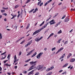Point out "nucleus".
Listing matches in <instances>:
<instances>
[{"mask_svg": "<svg viewBox=\"0 0 75 75\" xmlns=\"http://www.w3.org/2000/svg\"><path fill=\"white\" fill-rule=\"evenodd\" d=\"M48 24H49V23H46L44 26H43L42 28H41V29H39L38 30H36L33 34V35H35V34H37V33H40L42 30H43L44 28H45L47 26V25Z\"/></svg>", "mask_w": 75, "mask_h": 75, "instance_id": "nucleus-1", "label": "nucleus"}, {"mask_svg": "<svg viewBox=\"0 0 75 75\" xmlns=\"http://www.w3.org/2000/svg\"><path fill=\"white\" fill-rule=\"evenodd\" d=\"M37 62L32 61L30 62V65H32L29 68V69L28 70V71L32 70L33 69H34V67L37 65Z\"/></svg>", "mask_w": 75, "mask_h": 75, "instance_id": "nucleus-2", "label": "nucleus"}, {"mask_svg": "<svg viewBox=\"0 0 75 75\" xmlns=\"http://www.w3.org/2000/svg\"><path fill=\"white\" fill-rule=\"evenodd\" d=\"M48 24L50 23V25H52V24H54L56 23L55 22V21H54V20L53 19L51 21H50V22H48Z\"/></svg>", "mask_w": 75, "mask_h": 75, "instance_id": "nucleus-3", "label": "nucleus"}, {"mask_svg": "<svg viewBox=\"0 0 75 75\" xmlns=\"http://www.w3.org/2000/svg\"><path fill=\"white\" fill-rule=\"evenodd\" d=\"M42 54H43V52H40L38 55L37 56V58L38 59H40V57L42 55Z\"/></svg>", "mask_w": 75, "mask_h": 75, "instance_id": "nucleus-4", "label": "nucleus"}, {"mask_svg": "<svg viewBox=\"0 0 75 75\" xmlns=\"http://www.w3.org/2000/svg\"><path fill=\"white\" fill-rule=\"evenodd\" d=\"M42 68V66L41 65H39L37 67L38 70H40V69H41Z\"/></svg>", "mask_w": 75, "mask_h": 75, "instance_id": "nucleus-5", "label": "nucleus"}, {"mask_svg": "<svg viewBox=\"0 0 75 75\" xmlns=\"http://www.w3.org/2000/svg\"><path fill=\"white\" fill-rule=\"evenodd\" d=\"M32 41H33V40H31L30 41V42H29L27 45H25V47H28L29 45H30L31 43H32Z\"/></svg>", "mask_w": 75, "mask_h": 75, "instance_id": "nucleus-6", "label": "nucleus"}, {"mask_svg": "<svg viewBox=\"0 0 75 75\" xmlns=\"http://www.w3.org/2000/svg\"><path fill=\"white\" fill-rule=\"evenodd\" d=\"M54 67H50V68H49L47 69L46 70V71L47 72H48V71H50V70H52V69H54Z\"/></svg>", "mask_w": 75, "mask_h": 75, "instance_id": "nucleus-7", "label": "nucleus"}, {"mask_svg": "<svg viewBox=\"0 0 75 75\" xmlns=\"http://www.w3.org/2000/svg\"><path fill=\"white\" fill-rule=\"evenodd\" d=\"M34 74V70H32V71L29 72L28 75H33Z\"/></svg>", "mask_w": 75, "mask_h": 75, "instance_id": "nucleus-8", "label": "nucleus"}, {"mask_svg": "<svg viewBox=\"0 0 75 75\" xmlns=\"http://www.w3.org/2000/svg\"><path fill=\"white\" fill-rule=\"evenodd\" d=\"M64 49V47H62L60 48L58 50L56 54H58L59 52H60L62 50Z\"/></svg>", "mask_w": 75, "mask_h": 75, "instance_id": "nucleus-9", "label": "nucleus"}, {"mask_svg": "<svg viewBox=\"0 0 75 75\" xmlns=\"http://www.w3.org/2000/svg\"><path fill=\"white\" fill-rule=\"evenodd\" d=\"M6 54H5L4 55H3L2 56V58H1V59L2 60H3V59H5L6 58Z\"/></svg>", "mask_w": 75, "mask_h": 75, "instance_id": "nucleus-10", "label": "nucleus"}, {"mask_svg": "<svg viewBox=\"0 0 75 75\" xmlns=\"http://www.w3.org/2000/svg\"><path fill=\"white\" fill-rule=\"evenodd\" d=\"M51 1H52V0H50V1H48L45 4V5H44V6H47V4H48L50 3V2H51Z\"/></svg>", "mask_w": 75, "mask_h": 75, "instance_id": "nucleus-11", "label": "nucleus"}, {"mask_svg": "<svg viewBox=\"0 0 75 75\" xmlns=\"http://www.w3.org/2000/svg\"><path fill=\"white\" fill-rule=\"evenodd\" d=\"M69 18V17L67 16V18H65L64 21L65 22H68V21H69V19L68 18Z\"/></svg>", "mask_w": 75, "mask_h": 75, "instance_id": "nucleus-12", "label": "nucleus"}, {"mask_svg": "<svg viewBox=\"0 0 75 75\" xmlns=\"http://www.w3.org/2000/svg\"><path fill=\"white\" fill-rule=\"evenodd\" d=\"M65 54H64L62 56L59 58V59H62V58H64V57H65Z\"/></svg>", "mask_w": 75, "mask_h": 75, "instance_id": "nucleus-13", "label": "nucleus"}, {"mask_svg": "<svg viewBox=\"0 0 75 75\" xmlns=\"http://www.w3.org/2000/svg\"><path fill=\"white\" fill-rule=\"evenodd\" d=\"M71 56H72V54L69 53V55H68L67 57V59H68V58H69V57Z\"/></svg>", "mask_w": 75, "mask_h": 75, "instance_id": "nucleus-14", "label": "nucleus"}, {"mask_svg": "<svg viewBox=\"0 0 75 75\" xmlns=\"http://www.w3.org/2000/svg\"><path fill=\"white\" fill-rule=\"evenodd\" d=\"M75 61V58L71 59L70 60V62H74V61Z\"/></svg>", "mask_w": 75, "mask_h": 75, "instance_id": "nucleus-15", "label": "nucleus"}, {"mask_svg": "<svg viewBox=\"0 0 75 75\" xmlns=\"http://www.w3.org/2000/svg\"><path fill=\"white\" fill-rule=\"evenodd\" d=\"M34 50H35V49H33V50H32L31 51H30L29 52L30 53V54H31L33 53V51H34Z\"/></svg>", "mask_w": 75, "mask_h": 75, "instance_id": "nucleus-16", "label": "nucleus"}, {"mask_svg": "<svg viewBox=\"0 0 75 75\" xmlns=\"http://www.w3.org/2000/svg\"><path fill=\"white\" fill-rule=\"evenodd\" d=\"M35 41H37V42H38L40 41V40L38 38H37L35 39Z\"/></svg>", "mask_w": 75, "mask_h": 75, "instance_id": "nucleus-17", "label": "nucleus"}, {"mask_svg": "<svg viewBox=\"0 0 75 75\" xmlns=\"http://www.w3.org/2000/svg\"><path fill=\"white\" fill-rule=\"evenodd\" d=\"M45 23V22L44 21H43L42 22V23L41 24H40V27H41V26H42V25H43V24H44V23Z\"/></svg>", "mask_w": 75, "mask_h": 75, "instance_id": "nucleus-18", "label": "nucleus"}, {"mask_svg": "<svg viewBox=\"0 0 75 75\" xmlns=\"http://www.w3.org/2000/svg\"><path fill=\"white\" fill-rule=\"evenodd\" d=\"M68 65V63H66V64H64V65L63 67V68H64L65 67H67V65Z\"/></svg>", "mask_w": 75, "mask_h": 75, "instance_id": "nucleus-19", "label": "nucleus"}, {"mask_svg": "<svg viewBox=\"0 0 75 75\" xmlns=\"http://www.w3.org/2000/svg\"><path fill=\"white\" fill-rule=\"evenodd\" d=\"M10 55L8 54L7 57V58H8V60H10Z\"/></svg>", "mask_w": 75, "mask_h": 75, "instance_id": "nucleus-20", "label": "nucleus"}, {"mask_svg": "<svg viewBox=\"0 0 75 75\" xmlns=\"http://www.w3.org/2000/svg\"><path fill=\"white\" fill-rule=\"evenodd\" d=\"M61 33H62V30H60L58 32L57 34H61Z\"/></svg>", "mask_w": 75, "mask_h": 75, "instance_id": "nucleus-21", "label": "nucleus"}, {"mask_svg": "<svg viewBox=\"0 0 75 75\" xmlns=\"http://www.w3.org/2000/svg\"><path fill=\"white\" fill-rule=\"evenodd\" d=\"M25 41V40H24L22 42H21L20 43L21 44H23V43H24V42Z\"/></svg>", "mask_w": 75, "mask_h": 75, "instance_id": "nucleus-22", "label": "nucleus"}, {"mask_svg": "<svg viewBox=\"0 0 75 75\" xmlns=\"http://www.w3.org/2000/svg\"><path fill=\"white\" fill-rule=\"evenodd\" d=\"M58 15V13H56L55 15H54V16H53V18H54V17H56Z\"/></svg>", "mask_w": 75, "mask_h": 75, "instance_id": "nucleus-23", "label": "nucleus"}, {"mask_svg": "<svg viewBox=\"0 0 75 75\" xmlns=\"http://www.w3.org/2000/svg\"><path fill=\"white\" fill-rule=\"evenodd\" d=\"M30 1H31V0H27V1H26V4H27V3H28L30 2Z\"/></svg>", "mask_w": 75, "mask_h": 75, "instance_id": "nucleus-24", "label": "nucleus"}, {"mask_svg": "<svg viewBox=\"0 0 75 75\" xmlns=\"http://www.w3.org/2000/svg\"><path fill=\"white\" fill-rule=\"evenodd\" d=\"M61 40H62V39H59V40H58V41H57V42H58V43H60Z\"/></svg>", "mask_w": 75, "mask_h": 75, "instance_id": "nucleus-25", "label": "nucleus"}, {"mask_svg": "<svg viewBox=\"0 0 75 75\" xmlns=\"http://www.w3.org/2000/svg\"><path fill=\"white\" fill-rule=\"evenodd\" d=\"M0 39H1L3 38L2 36L1 35V33H0Z\"/></svg>", "mask_w": 75, "mask_h": 75, "instance_id": "nucleus-26", "label": "nucleus"}, {"mask_svg": "<svg viewBox=\"0 0 75 75\" xmlns=\"http://www.w3.org/2000/svg\"><path fill=\"white\" fill-rule=\"evenodd\" d=\"M23 74H27V71H24L23 72Z\"/></svg>", "mask_w": 75, "mask_h": 75, "instance_id": "nucleus-27", "label": "nucleus"}, {"mask_svg": "<svg viewBox=\"0 0 75 75\" xmlns=\"http://www.w3.org/2000/svg\"><path fill=\"white\" fill-rule=\"evenodd\" d=\"M30 24L29 23L28 24V25L27 27H26V29H28V28H29V27H30Z\"/></svg>", "mask_w": 75, "mask_h": 75, "instance_id": "nucleus-28", "label": "nucleus"}, {"mask_svg": "<svg viewBox=\"0 0 75 75\" xmlns=\"http://www.w3.org/2000/svg\"><path fill=\"white\" fill-rule=\"evenodd\" d=\"M42 2V1H40L38 3V6L39 5H40V3H41Z\"/></svg>", "mask_w": 75, "mask_h": 75, "instance_id": "nucleus-29", "label": "nucleus"}, {"mask_svg": "<svg viewBox=\"0 0 75 75\" xmlns=\"http://www.w3.org/2000/svg\"><path fill=\"white\" fill-rule=\"evenodd\" d=\"M56 50V47H54L53 48H52V51H54V50Z\"/></svg>", "mask_w": 75, "mask_h": 75, "instance_id": "nucleus-30", "label": "nucleus"}, {"mask_svg": "<svg viewBox=\"0 0 75 75\" xmlns=\"http://www.w3.org/2000/svg\"><path fill=\"white\" fill-rule=\"evenodd\" d=\"M1 13H4V12H5V10H1Z\"/></svg>", "mask_w": 75, "mask_h": 75, "instance_id": "nucleus-31", "label": "nucleus"}, {"mask_svg": "<svg viewBox=\"0 0 75 75\" xmlns=\"http://www.w3.org/2000/svg\"><path fill=\"white\" fill-rule=\"evenodd\" d=\"M21 54H22V52L21 51H20L19 52V56H20V55H21Z\"/></svg>", "mask_w": 75, "mask_h": 75, "instance_id": "nucleus-32", "label": "nucleus"}, {"mask_svg": "<svg viewBox=\"0 0 75 75\" xmlns=\"http://www.w3.org/2000/svg\"><path fill=\"white\" fill-rule=\"evenodd\" d=\"M14 60H17V57H16V55H15L14 57Z\"/></svg>", "mask_w": 75, "mask_h": 75, "instance_id": "nucleus-33", "label": "nucleus"}, {"mask_svg": "<svg viewBox=\"0 0 75 75\" xmlns=\"http://www.w3.org/2000/svg\"><path fill=\"white\" fill-rule=\"evenodd\" d=\"M34 10V9H32L31 11H30L29 12V13H31V12H32V11H33Z\"/></svg>", "mask_w": 75, "mask_h": 75, "instance_id": "nucleus-34", "label": "nucleus"}, {"mask_svg": "<svg viewBox=\"0 0 75 75\" xmlns=\"http://www.w3.org/2000/svg\"><path fill=\"white\" fill-rule=\"evenodd\" d=\"M31 60V59H29L27 60H26V61H25L26 62H29V61H30Z\"/></svg>", "mask_w": 75, "mask_h": 75, "instance_id": "nucleus-35", "label": "nucleus"}, {"mask_svg": "<svg viewBox=\"0 0 75 75\" xmlns=\"http://www.w3.org/2000/svg\"><path fill=\"white\" fill-rule=\"evenodd\" d=\"M67 44H68V41H67L64 42V44L66 45Z\"/></svg>", "mask_w": 75, "mask_h": 75, "instance_id": "nucleus-36", "label": "nucleus"}, {"mask_svg": "<svg viewBox=\"0 0 75 75\" xmlns=\"http://www.w3.org/2000/svg\"><path fill=\"white\" fill-rule=\"evenodd\" d=\"M24 37H23L22 38H21L20 39H18V40H19V41H20V40H22V39H23V38H24Z\"/></svg>", "mask_w": 75, "mask_h": 75, "instance_id": "nucleus-37", "label": "nucleus"}, {"mask_svg": "<svg viewBox=\"0 0 75 75\" xmlns=\"http://www.w3.org/2000/svg\"><path fill=\"white\" fill-rule=\"evenodd\" d=\"M24 37H23L22 38H21L20 39H18V40H19V41H20V40H22V39H23V38H24Z\"/></svg>", "mask_w": 75, "mask_h": 75, "instance_id": "nucleus-38", "label": "nucleus"}, {"mask_svg": "<svg viewBox=\"0 0 75 75\" xmlns=\"http://www.w3.org/2000/svg\"><path fill=\"white\" fill-rule=\"evenodd\" d=\"M43 4V2H42L41 4H40L39 6H40V7L42 6Z\"/></svg>", "mask_w": 75, "mask_h": 75, "instance_id": "nucleus-39", "label": "nucleus"}, {"mask_svg": "<svg viewBox=\"0 0 75 75\" xmlns=\"http://www.w3.org/2000/svg\"><path fill=\"white\" fill-rule=\"evenodd\" d=\"M54 35V33H52L50 35V37H51V36H52V35Z\"/></svg>", "mask_w": 75, "mask_h": 75, "instance_id": "nucleus-40", "label": "nucleus"}, {"mask_svg": "<svg viewBox=\"0 0 75 75\" xmlns=\"http://www.w3.org/2000/svg\"><path fill=\"white\" fill-rule=\"evenodd\" d=\"M65 17H66V16L64 15V16L61 18L62 20V19H64V18H65Z\"/></svg>", "mask_w": 75, "mask_h": 75, "instance_id": "nucleus-41", "label": "nucleus"}, {"mask_svg": "<svg viewBox=\"0 0 75 75\" xmlns=\"http://www.w3.org/2000/svg\"><path fill=\"white\" fill-rule=\"evenodd\" d=\"M18 7V5H17L15 6V8H17Z\"/></svg>", "mask_w": 75, "mask_h": 75, "instance_id": "nucleus-42", "label": "nucleus"}, {"mask_svg": "<svg viewBox=\"0 0 75 75\" xmlns=\"http://www.w3.org/2000/svg\"><path fill=\"white\" fill-rule=\"evenodd\" d=\"M17 61H18V60H14V63H15L16 62H17Z\"/></svg>", "mask_w": 75, "mask_h": 75, "instance_id": "nucleus-43", "label": "nucleus"}, {"mask_svg": "<svg viewBox=\"0 0 75 75\" xmlns=\"http://www.w3.org/2000/svg\"><path fill=\"white\" fill-rule=\"evenodd\" d=\"M8 61V60H5L4 61V64H5V63H6V62Z\"/></svg>", "mask_w": 75, "mask_h": 75, "instance_id": "nucleus-44", "label": "nucleus"}, {"mask_svg": "<svg viewBox=\"0 0 75 75\" xmlns=\"http://www.w3.org/2000/svg\"><path fill=\"white\" fill-rule=\"evenodd\" d=\"M67 74V72H66V71H64V72H63V73H62V75H64V74Z\"/></svg>", "mask_w": 75, "mask_h": 75, "instance_id": "nucleus-45", "label": "nucleus"}, {"mask_svg": "<svg viewBox=\"0 0 75 75\" xmlns=\"http://www.w3.org/2000/svg\"><path fill=\"white\" fill-rule=\"evenodd\" d=\"M42 37H41L39 39V41H40V40H41L42 38Z\"/></svg>", "mask_w": 75, "mask_h": 75, "instance_id": "nucleus-46", "label": "nucleus"}, {"mask_svg": "<svg viewBox=\"0 0 75 75\" xmlns=\"http://www.w3.org/2000/svg\"><path fill=\"white\" fill-rule=\"evenodd\" d=\"M40 74V73H37L36 74H35V75H39Z\"/></svg>", "mask_w": 75, "mask_h": 75, "instance_id": "nucleus-47", "label": "nucleus"}, {"mask_svg": "<svg viewBox=\"0 0 75 75\" xmlns=\"http://www.w3.org/2000/svg\"><path fill=\"white\" fill-rule=\"evenodd\" d=\"M35 11H38V8H36L35 9Z\"/></svg>", "mask_w": 75, "mask_h": 75, "instance_id": "nucleus-48", "label": "nucleus"}, {"mask_svg": "<svg viewBox=\"0 0 75 75\" xmlns=\"http://www.w3.org/2000/svg\"><path fill=\"white\" fill-rule=\"evenodd\" d=\"M6 53V52H5L4 53H3L2 54H1V55H4V54H5Z\"/></svg>", "mask_w": 75, "mask_h": 75, "instance_id": "nucleus-49", "label": "nucleus"}, {"mask_svg": "<svg viewBox=\"0 0 75 75\" xmlns=\"http://www.w3.org/2000/svg\"><path fill=\"white\" fill-rule=\"evenodd\" d=\"M30 55V54L29 53H28V54H26V56H28V55Z\"/></svg>", "mask_w": 75, "mask_h": 75, "instance_id": "nucleus-50", "label": "nucleus"}, {"mask_svg": "<svg viewBox=\"0 0 75 75\" xmlns=\"http://www.w3.org/2000/svg\"><path fill=\"white\" fill-rule=\"evenodd\" d=\"M4 16H7V13H4Z\"/></svg>", "mask_w": 75, "mask_h": 75, "instance_id": "nucleus-51", "label": "nucleus"}, {"mask_svg": "<svg viewBox=\"0 0 75 75\" xmlns=\"http://www.w3.org/2000/svg\"><path fill=\"white\" fill-rule=\"evenodd\" d=\"M2 70V68L1 67H0V71H1V70Z\"/></svg>", "mask_w": 75, "mask_h": 75, "instance_id": "nucleus-52", "label": "nucleus"}, {"mask_svg": "<svg viewBox=\"0 0 75 75\" xmlns=\"http://www.w3.org/2000/svg\"><path fill=\"white\" fill-rule=\"evenodd\" d=\"M14 68H15V69H17V66H15Z\"/></svg>", "mask_w": 75, "mask_h": 75, "instance_id": "nucleus-53", "label": "nucleus"}, {"mask_svg": "<svg viewBox=\"0 0 75 75\" xmlns=\"http://www.w3.org/2000/svg\"><path fill=\"white\" fill-rule=\"evenodd\" d=\"M62 4V3L61 2L59 4H58L59 6H61V5Z\"/></svg>", "mask_w": 75, "mask_h": 75, "instance_id": "nucleus-54", "label": "nucleus"}, {"mask_svg": "<svg viewBox=\"0 0 75 75\" xmlns=\"http://www.w3.org/2000/svg\"><path fill=\"white\" fill-rule=\"evenodd\" d=\"M32 38H33V37L30 38H29L28 40H31V39H32Z\"/></svg>", "mask_w": 75, "mask_h": 75, "instance_id": "nucleus-55", "label": "nucleus"}, {"mask_svg": "<svg viewBox=\"0 0 75 75\" xmlns=\"http://www.w3.org/2000/svg\"><path fill=\"white\" fill-rule=\"evenodd\" d=\"M35 55H34V54L32 56V57H35Z\"/></svg>", "mask_w": 75, "mask_h": 75, "instance_id": "nucleus-56", "label": "nucleus"}, {"mask_svg": "<svg viewBox=\"0 0 75 75\" xmlns=\"http://www.w3.org/2000/svg\"><path fill=\"white\" fill-rule=\"evenodd\" d=\"M61 24V22H59L58 23H57V24H58V25H59Z\"/></svg>", "mask_w": 75, "mask_h": 75, "instance_id": "nucleus-57", "label": "nucleus"}, {"mask_svg": "<svg viewBox=\"0 0 75 75\" xmlns=\"http://www.w3.org/2000/svg\"><path fill=\"white\" fill-rule=\"evenodd\" d=\"M62 71H63V70H61L59 71V72H62Z\"/></svg>", "mask_w": 75, "mask_h": 75, "instance_id": "nucleus-58", "label": "nucleus"}, {"mask_svg": "<svg viewBox=\"0 0 75 75\" xmlns=\"http://www.w3.org/2000/svg\"><path fill=\"white\" fill-rule=\"evenodd\" d=\"M20 14H19L18 15V18L20 17Z\"/></svg>", "mask_w": 75, "mask_h": 75, "instance_id": "nucleus-59", "label": "nucleus"}, {"mask_svg": "<svg viewBox=\"0 0 75 75\" xmlns=\"http://www.w3.org/2000/svg\"><path fill=\"white\" fill-rule=\"evenodd\" d=\"M28 64H26L24 65V67H26V66H28Z\"/></svg>", "mask_w": 75, "mask_h": 75, "instance_id": "nucleus-60", "label": "nucleus"}, {"mask_svg": "<svg viewBox=\"0 0 75 75\" xmlns=\"http://www.w3.org/2000/svg\"><path fill=\"white\" fill-rule=\"evenodd\" d=\"M7 74L9 75H11V73H7Z\"/></svg>", "mask_w": 75, "mask_h": 75, "instance_id": "nucleus-61", "label": "nucleus"}, {"mask_svg": "<svg viewBox=\"0 0 75 75\" xmlns=\"http://www.w3.org/2000/svg\"><path fill=\"white\" fill-rule=\"evenodd\" d=\"M73 31V29H71L69 33H71Z\"/></svg>", "mask_w": 75, "mask_h": 75, "instance_id": "nucleus-62", "label": "nucleus"}, {"mask_svg": "<svg viewBox=\"0 0 75 75\" xmlns=\"http://www.w3.org/2000/svg\"><path fill=\"white\" fill-rule=\"evenodd\" d=\"M48 32V30H46V31L45 32V34L46 33H47Z\"/></svg>", "mask_w": 75, "mask_h": 75, "instance_id": "nucleus-63", "label": "nucleus"}, {"mask_svg": "<svg viewBox=\"0 0 75 75\" xmlns=\"http://www.w3.org/2000/svg\"><path fill=\"white\" fill-rule=\"evenodd\" d=\"M5 65L6 67V66H8V64H5Z\"/></svg>", "mask_w": 75, "mask_h": 75, "instance_id": "nucleus-64", "label": "nucleus"}]
</instances>
